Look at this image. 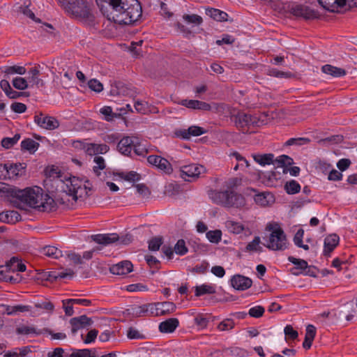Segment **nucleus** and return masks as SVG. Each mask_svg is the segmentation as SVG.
I'll return each mask as SVG.
<instances>
[{
	"mask_svg": "<svg viewBox=\"0 0 357 357\" xmlns=\"http://www.w3.org/2000/svg\"><path fill=\"white\" fill-rule=\"evenodd\" d=\"M240 183L241 179L236 177L230 178L224 182L222 190H209L208 196L217 205L225 208H241L246 204L245 199L234 190Z\"/></svg>",
	"mask_w": 357,
	"mask_h": 357,
	"instance_id": "f257e3e1",
	"label": "nucleus"
},
{
	"mask_svg": "<svg viewBox=\"0 0 357 357\" xmlns=\"http://www.w3.org/2000/svg\"><path fill=\"white\" fill-rule=\"evenodd\" d=\"M112 10L116 13L114 20L119 24H131L142 16V9L138 0H112Z\"/></svg>",
	"mask_w": 357,
	"mask_h": 357,
	"instance_id": "f03ea898",
	"label": "nucleus"
},
{
	"mask_svg": "<svg viewBox=\"0 0 357 357\" xmlns=\"http://www.w3.org/2000/svg\"><path fill=\"white\" fill-rule=\"evenodd\" d=\"M4 194L8 197L16 198L22 203L26 205L40 209V204H42L41 199L43 198V189L36 186L33 188H27L24 190L18 189L15 187L10 185H4L1 189Z\"/></svg>",
	"mask_w": 357,
	"mask_h": 357,
	"instance_id": "7ed1b4c3",
	"label": "nucleus"
},
{
	"mask_svg": "<svg viewBox=\"0 0 357 357\" xmlns=\"http://www.w3.org/2000/svg\"><path fill=\"white\" fill-rule=\"evenodd\" d=\"M266 229L271 231L266 248L272 250H284L287 248L286 235L278 224H269Z\"/></svg>",
	"mask_w": 357,
	"mask_h": 357,
	"instance_id": "20e7f679",
	"label": "nucleus"
},
{
	"mask_svg": "<svg viewBox=\"0 0 357 357\" xmlns=\"http://www.w3.org/2000/svg\"><path fill=\"white\" fill-rule=\"evenodd\" d=\"M266 115L257 116L248 114L243 112H238L234 116V122L236 127L243 133L248 132L250 126L259 127L264 125L265 120L261 117H266Z\"/></svg>",
	"mask_w": 357,
	"mask_h": 357,
	"instance_id": "39448f33",
	"label": "nucleus"
},
{
	"mask_svg": "<svg viewBox=\"0 0 357 357\" xmlns=\"http://www.w3.org/2000/svg\"><path fill=\"white\" fill-rule=\"evenodd\" d=\"M69 13L75 17L89 18L90 10L87 2L84 0H57Z\"/></svg>",
	"mask_w": 357,
	"mask_h": 357,
	"instance_id": "423d86ee",
	"label": "nucleus"
},
{
	"mask_svg": "<svg viewBox=\"0 0 357 357\" xmlns=\"http://www.w3.org/2000/svg\"><path fill=\"white\" fill-rule=\"evenodd\" d=\"M63 192L66 196H70L77 201L78 197L87 195L86 187H83V182L77 177L70 178L66 183H63Z\"/></svg>",
	"mask_w": 357,
	"mask_h": 357,
	"instance_id": "0eeeda50",
	"label": "nucleus"
},
{
	"mask_svg": "<svg viewBox=\"0 0 357 357\" xmlns=\"http://www.w3.org/2000/svg\"><path fill=\"white\" fill-rule=\"evenodd\" d=\"M91 238L96 243L103 245H107L115 242H119V244L122 245H128L132 241V236L131 234L119 236L115 233L96 234L91 236Z\"/></svg>",
	"mask_w": 357,
	"mask_h": 357,
	"instance_id": "6e6552de",
	"label": "nucleus"
},
{
	"mask_svg": "<svg viewBox=\"0 0 357 357\" xmlns=\"http://www.w3.org/2000/svg\"><path fill=\"white\" fill-rule=\"evenodd\" d=\"M25 163L0 164V180L13 179L24 173Z\"/></svg>",
	"mask_w": 357,
	"mask_h": 357,
	"instance_id": "1a4fd4ad",
	"label": "nucleus"
},
{
	"mask_svg": "<svg viewBox=\"0 0 357 357\" xmlns=\"http://www.w3.org/2000/svg\"><path fill=\"white\" fill-rule=\"evenodd\" d=\"M180 176L186 181H192V179L198 178L202 172H205V167L197 164H191L183 166L181 168Z\"/></svg>",
	"mask_w": 357,
	"mask_h": 357,
	"instance_id": "9d476101",
	"label": "nucleus"
},
{
	"mask_svg": "<svg viewBox=\"0 0 357 357\" xmlns=\"http://www.w3.org/2000/svg\"><path fill=\"white\" fill-rule=\"evenodd\" d=\"M319 4L326 10L335 12L348 5L349 7H357V0H318Z\"/></svg>",
	"mask_w": 357,
	"mask_h": 357,
	"instance_id": "9b49d317",
	"label": "nucleus"
},
{
	"mask_svg": "<svg viewBox=\"0 0 357 357\" xmlns=\"http://www.w3.org/2000/svg\"><path fill=\"white\" fill-rule=\"evenodd\" d=\"M110 93L113 96H123L133 97L137 94L135 88L130 84L121 81L115 82L112 85Z\"/></svg>",
	"mask_w": 357,
	"mask_h": 357,
	"instance_id": "f8f14e48",
	"label": "nucleus"
},
{
	"mask_svg": "<svg viewBox=\"0 0 357 357\" xmlns=\"http://www.w3.org/2000/svg\"><path fill=\"white\" fill-rule=\"evenodd\" d=\"M291 13L296 17H301L305 20H314L319 18L320 16L317 10L302 4L293 6L291 8Z\"/></svg>",
	"mask_w": 357,
	"mask_h": 357,
	"instance_id": "ddd939ff",
	"label": "nucleus"
},
{
	"mask_svg": "<svg viewBox=\"0 0 357 357\" xmlns=\"http://www.w3.org/2000/svg\"><path fill=\"white\" fill-rule=\"evenodd\" d=\"M147 161L149 164L155 166L167 174H170L173 172L171 163L167 159L160 155H151L147 158Z\"/></svg>",
	"mask_w": 357,
	"mask_h": 357,
	"instance_id": "4468645a",
	"label": "nucleus"
},
{
	"mask_svg": "<svg viewBox=\"0 0 357 357\" xmlns=\"http://www.w3.org/2000/svg\"><path fill=\"white\" fill-rule=\"evenodd\" d=\"M34 121L40 127L50 130H54L59 126V122L56 118L50 116H43L42 113L34 116Z\"/></svg>",
	"mask_w": 357,
	"mask_h": 357,
	"instance_id": "2eb2a0df",
	"label": "nucleus"
},
{
	"mask_svg": "<svg viewBox=\"0 0 357 357\" xmlns=\"http://www.w3.org/2000/svg\"><path fill=\"white\" fill-rule=\"evenodd\" d=\"M93 324V320L86 315H81L70 319V324L72 326L71 332L73 335L80 329L88 328Z\"/></svg>",
	"mask_w": 357,
	"mask_h": 357,
	"instance_id": "dca6fc26",
	"label": "nucleus"
},
{
	"mask_svg": "<svg viewBox=\"0 0 357 357\" xmlns=\"http://www.w3.org/2000/svg\"><path fill=\"white\" fill-rule=\"evenodd\" d=\"M137 137L134 136H126L123 137L117 144L118 151L124 155H130Z\"/></svg>",
	"mask_w": 357,
	"mask_h": 357,
	"instance_id": "f3484780",
	"label": "nucleus"
},
{
	"mask_svg": "<svg viewBox=\"0 0 357 357\" xmlns=\"http://www.w3.org/2000/svg\"><path fill=\"white\" fill-rule=\"evenodd\" d=\"M230 282L232 287L238 291L246 290L252 284V281L250 278L239 274L232 276Z\"/></svg>",
	"mask_w": 357,
	"mask_h": 357,
	"instance_id": "a211bd4d",
	"label": "nucleus"
},
{
	"mask_svg": "<svg viewBox=\"0 0 357 357\" xmlns=\"http://www.w3.org/2000/svg\"><path fill=\"white\" fill-rule=\"evenodd\" d=\"M132 264L129 261H123L109 268L110 272L114 275H127L132 271Z\"/></svg>",
	"mask_w": 357,
	"mask_h": 357,
	"instance_id": "6ab92c4d",
	"label": "nucleus"
},
{
	"mask_svg": "<svg viewBox=\"0 0 357 357\" xmlns=\"http://www.w3.org/2000/svg\"><path fill=\"white\" fill-rule=\"evenodd\" d=\"M180 104L190 109H199L203 111H210L211 106L206 102L197 100H182Z\"/></svg>",
	"mask_w": 357,
	"mask_h": 357,
	"instance_id": "aec40b11",
	"label": "nucleus"
},
{
	"mask_svg": "<svg viewBox=\"0 0 357 357\" xmlns=\"http://www.w3.org/2000/svg\"><path fill=\"white\" fill-rule=\"evenodd\" d=\"M288 260L295 265V266L291 269V273L293 275H298L299 274L303 273L308 268L307 262L304 259H297L292 256H289L288 257Z\"/></svg>",
	"mask_w": 357,
	"mask_h": 357,
	"instance_id": "412c9836",
	"label": "nucleus"
},
{
	"mask_svg": "<svg viewBox=\"0 0 357 357\" xmlns=\"http://www.w3.org/2000/svg\"><path fill=\"white\" fill-rule=\"evenodd\" d=\"M339 241L340 238L335 234H330L326 236L324 239V255L325 256H329L331 252H332L338 245Z\"/></svg>",
	"mask_w": 357,
	"mask_h": 357,
	"instance_id": "4be33fe9",
	"label": "nucleus"
},
{
	"mask_svg": "<svg viewBox=\"0 0 357 357\" xmlns=\"http://www.w3.org/2000/svg\"><path fill=\"white\" fill-rule=\"evenodd\" d=\"M179 321L177 318H169L159 324V331L164 333H173L178 326Z\"/></svg>",
	"mask_w": 357,
	"mask_h": 357,
	"instance_id": "5701e85b",
	"label": "nucleus"
},
{
	"mask_svg": "<svg viewBox=\"0 0 357 357\" xmlns=\"http://www.w3.org/2000/svg\"><path fill=\"white\" fill-rule=\"evenodd\" d=\"M39 76L40 70L38 68H31L29 70L28 83H31V86H36L37 88L43 87L45 82Z\"/></svg>",
	"mask_w": 357,
	"mask_h": 357,
	"instance_id": "b1692460",
	"label": "nucleus"
},
{
	"mask_svg": "<svg viewBox=\"0 0 357 357\" xmlns=\"http://www.w3.org/2000/svg\"><path fill=\"white\" fill-rule=\"evenodd\" d=\"M42 204H40V211H50L56 208V197L52 198L49 195L43 193V198L41 199Z\"/></svg>",
	"mask_w": 357,
	"mask_h": 357,
	"instance_id": "393cba45",
	"label": "nucleus"
},
{
	"mask_svg": "<svg viewBox=\"0 0 357 357\" xmlns=\"http://www.w3.org/2000/svg\"><path fill=\"white\" fill-rule=\"evenodd\" d=\"M21 220V215L16 211H8L0 213V221L8 224H15Z\"/></svg>",
	"mask_w": 357,
	"mask_h": 357,
	"instance_id": "a878e982",
	"label": "nucleus"
},
{
	"mask_svg": "<svg viewBox=\"0 0 357 357\" xmlns=\"http://www.w3.org/2000/svg\"><path fill=\"white\" fill-rule=\"evenodd\" d=\"M6 269L10 272H23L26 270V265L16 257H13L6 264Z\"/></svg>",
	"mask_w": 357,
	"mask_h": 357,
	"instance_id": "bb28decb",
	"label": "nucleus"
},
{
	"mask_svg": "<svg viewBox=\"0 0 357 357\" xmlns=\"http://www.w3.org/2000/svg\"><path fill=\"white\" fill-rule=\"evenodd\" d=\"M321 71L327 75H330L334 77H341L347 74L344 69L337 68L330 64H326L322 66Z\"/></svg>",
	"mask_w": 357,
	"mask_h": 357,
	"instance_id": "cd10ccee",
	"label": "nucleus"
},
{
	"mask_svg": "<svg viewBox=\"0 0 357 357\" xmlns=\"http://www.w3.org/2000/svg\"><path fill=\"white\" fill-rule=\"evenodd\" d=\"M109 150L107 144L89 143L86 153L89 155L106 153Z\"/></svg>",
	"mask_w": 357,
	"mask_h": 357,
	"instance_id": "c85d7f7f",
	"label": "nucleus"
},
{
	"mask_svg": "<svg viewBox=\"0 0 357 357\" xmlns=\"http://www.w3.org/2000/svg\"><path fill=\"white\" fill-rule=\"evenodd\" d=\"M40 144L38 142L31 138H26L21 142V150L28 151L30 153H34L38 149Z\"/></svg>",
	"mask_w": 357,
	"mask_h": 357,
	"instance_id": "c756f323",
	"label": "nucleus"
},
{
	"mask_svg": "<svg viewBox=\"0 0 357 357\" xmlns=\"http://www.w3.org/2000/svg\"><path fill=\"white\" fill-rule=\"evenodd\" d=\"M206 14L218 22L227 21V17L228 16L227 13L213 8H206Z\"/></svg>",
	"mask_w": 357,
	"mask_h": 357,
	"instance_id": "7c9ffc66",
	"label": "nucleus"
},
{
	"mask_svg": "<svg viewBox=\"0 0 357 357\" xmlns=\"http://www.w3.org/2000/svg\"><path fill=\"white\" fill-rule=\"evenodd\" d=\"M254 160L261 166L271 165L274 162V155L273 153L265 154H252Z\"/></svg>",
	"mask_w": 357,
	"mask_h": 357,
	"instance_id": "2f4dec72",
	"label": "nucleus"
},
{
	"mask_svg": "<svg viewBox=\"0 0 357 357\" xmlns=\"http://www.w3.org/2000/svg\"><path fill=\"white\" fill-rule=\"evenodd\" d=\"M160 316L172 313L176 310V305L172 302L158 303Z\"/></svg>",
	"mask_w": 357,
	"mask_h": 357,
	"instance_id": "473e14b6",
	"label": "nucleus"
},
{
	"mask_svg": "<svg viewBox=\"0 0 357 357\" xmlns=\"http://www.w3.org/2000/svg\"><path fill=\"white\" fill-rule=\"evenodd\" d=\"M42 252L44 255L53 259H59L63 256L62 251L56 247L47 245L43 248Z\"/></svg>",
	"mask_w": 357,
	"mask_h": 357,
	"instance_id": "72a5a7b5",
	"label": "nucleus"
},
{
	"mask_svg": "<svg viewBox=\"0 0 357 357\" xmlns=\"http://www.w3.org/2000/svg\"><path fill=\"white\" fill-rule=\"evenodd\" d=\"M16 333L18 335H29V334H35L36 335H39L43 334V329L37 330L33 326H29L22 325L16 328Z\"/></svg>",
	"mask_w": 357,
	"mask_h": 357,
	"instance_id": "f704fd0d",
	"label": "nucleus"
},
{
	"mask_svg": "<svg viewBox=\"0 0 357 357\" xmlns=\"http://www.w3.org/2000/svg\"><path fill=\"white\" fill-rule=\"evenodd\" d=\"M275 162L278 167H283L284 173H286L287 172L288 167L294 163L293 159L287 155H282L279 156Z\"/></svg>",
	"mask_w": 357,
	"mask_h": 357,
	"instance_id": "c9c22d12",
	"label": "nucleus"
},
{
	"mask_svg": "<svg viewBox=\"0 0 357 357\" xmlns=\"http://www.w3.org/2000/svg\"><path fill=\"white\" fill-rule=\"evenodd\" d=\"M72 353L70 357H96V349L91 350L89 349H72Z\"/></svg>",
	"mask_w": 357,
	"mask_h": 357,
	"instance_id": "e433bc0d",
	"label": "nucleus"
},
{
	"mask_svg": "<svg viewBox=\"0 0 357 357\" xmlns=\"http://www.w3.org/2000/svg\"><path fill=\"white\" fill-rule=\"evenodd\" d=\"M75 274V272L71 269H66L65 271H62L58 273L55 272H51L48 273L47 280L49 281L56 280L58 278H65L67 277L72 278Z\"/></svg>",
	"mask_w": 357,
	"mask_h": 357,
	"instance_id": "4c0bfd02",
	"label": "nucleus"
},
{
	"mask_svg": "<svg viewBox=\"0 0 357 357\" xmlns=\"http://www.w3.org/2000/svg\"><path fill=\"white\" fill-rule=\"evenodd\" d=\"M215 293V288L211 284H202L195 287V296H201L204 294H213Z\"/></svg>",
	"mask_w": 357,
	"mask_h": 357,
	"instance_id": "58836bf2",
	"label": "nucleus"
},
{
	"mask_svg": "<svg viewBox=\"0 0 357 357\" xmlns=\"http://www.w3.org/2000/svg\"><path fill=\"white\" fill-rule=\"evenodd\" d=\"M284 188L287 194L294 195L300 192L301 187L296 181L291 180L286 182Z\"/></svg>",
	"mask_w": 357,
	"mask_h": 357,
	"instance_id": "ea45409f",
	"label": "nucleus"
},
{
	"mask_svg": "<svg viewBox=\"0 0 357 357\" xmlns=\"http://www.w3.org/2000/svg\"><path fill=\"white\" fill-rule=\"evenodd\" d=\"M3 72L7 76L14 74L24 75L26 69L24 66L15 65L13 66H6Z\"/></svg>",
	"mask_w": 357,
	"mask_h": 357,
	"instance_id": "a19ab883",
	"label": "nucleus"
},
{
	"mask_svg": "<svg viewBox=\"0 0 357 357\" xmlns=\"http://www.w3.org/2000/svg\"><path fill=\"white\" fill-rule=\"evenodd\" d=\"M304 236V230L303 229H299L294 236V244L298 247L304 249L305 250H309V246L306 244L303 243V238Z\"/></svg>",
	"mask_w": 357,
	"mask_h": 357,
	"instance_id": "79ce46f5",
	"label": "nucleus"
},
{
	"mask_svg": "<svg viewBox=\"0 0 357 357\" xmlns=\"http://www.w3.org/2000/svg\"><path fill=\"white\" fill-rule=\"evenodd\" d=\"M12 84L17 90L24 91L29 87L28 80L22 77H16L13 79Z\"/></svg>",
	"mask_w": 357,
	"mask_h": 357,
	"instance_id": "37998d69",
	"label": "nucleus"
},
{
	"mask_svg": "<svg viewBox=\"0 0 357 357\" xmlns=\"http://www.w3.org/2000/svg\"><path fill=\"white\" fill-rule=\"evenodd\" d=\"M260 243V238L255 236L254 239L246 245L245 250L248 252H262L263 249L259 245Z\"/></svg>",
	"mask_w": 357,
	"mask_h": 357,
	"instance_id": "c03bdc74",
	"label": "nucleus"
},
{
	"mask_svg": "<svg viewBox=\"0 0 357 357\" xmlns=\"http://www.w3.org/2000/svg\"><path fill=\"white\" fill-rule=\"evenodd\" d=\"M100 112L105 116L104 119L107 121H112L114 118L119 117L120 114L113 112L109 106H105L100 109Z\"/></svg>",
	"mask_w": 357,
	"mask_h": 357,
	"instance_id": "a18cd8bd",
	"label": "nucleus"
},
{
	"mask_svg": "<svg viewBox=\"0 0 357 357\" xmlns=\"http://www.w3.org/2000/svg\"><path fill=\"white\" fill-rule=\"evenodd\" d=\"M20 134H15L13 137H5L1 140V146L5 149H10L20 139Z\"/></svg>",
	"mask_w": 357,
	"mask_h": 357,
	"instance_id": "49530a36",
	"label": "nucleus"
},
{
	"mask_svg": "<svg viewBox=\"0 0 357 357\" xmlns=\"http://www.w3.org/2000/svg\"><path fill=\"white\" fill-rule=\"evenodd\" d=\"M128 314H132L135 317H141L147 313V309L144 307V305L141 306H131L127 310Z\"/></svg>",
	"mask_w": 357,
	"mask_h": 357,
	"instance_id": "de8ad7c7",
	"label": "nucleus"
},
{
	"mask_svg": "<svg viewBox=\"0 0 357 357\" xmlns=\"http://www.w3.org/2000/svg\"><path fill=\"white\" fill-rule=\"evenodd\" d=\"M310 139L307 137L290 138L285 142L286 146H301L309 144Z\"/></svg>",
	"mask_w": 357,
	"mask_h": 357,
	"instance_id": "09e8293b",
	"label": "nucleus"
},
{
	"mask_svg": "<svg viewBox=\"0 0 357 357\" xmlns=\"http://www.w3.org/2000/svg\"><path fill=\"white\" fill-rule=\"evenodd\" d=\"M183 18L186 22H188L189 24H196V25H199L203 22L202 17L196 14H192V15L185 14L183 16Z\"/></svg>",
	"mask_w": 357,
	"mask_h": 357,
	"instance_id": "8fccbe9b",
	"label": "nucleus"
},
{
	"mask_svg": "<svg viewBox=\"0 0 357 357\" xmlns=\"http://www.w3.org/2000/svg\"><path fill=\"white\" fill-rule=\"evenodd\" d=\"M162 236H156L151 238L149 241V249L151 251H158L159 250L160 246L162 244Z\"/></svg>",
	"mask_w": 357,
	"mask_h": 357,
	"instance_id": "3c124183",
	"label": "nucleus"
},
{
	"mask_svg": "<svg viewBox=\"0 0 357 357\" xmlns=\"http://www.w3.org/2000/svg\"><path fill=\"white\" fill-rule=\"evenodd\" d=\"M272 197V196L269 193H259L255 196V202L261 206H266L268 205L269 200L268 197Z\"/></svg>",
	"mask_w": 357,
	"mask_h": 357,
	"instance_id": "603ef678",
	"label": "nucleus"
},
{
	"mask_svg": "<svg viewBox=\"0 0 357 357\" xmlns=\"http://www.w3.org/2000/svg\"><path fill=\"white\" fill-rule=\"evenodd\" d=\"M222 232L220 230L209 231L206 233L208 241L213 243H218L221 240Z\"/></svg>",
	"mask_w": 357,
	"mask_h": 357,
	"instance_id": "864d4df0",
	"label": "nucleus"
},
{
	"mask_svg": "<svg viewBox=\"0 0 357 357\" xmlns=\"http://www.w3.org/2000/svg\"><path fill=\"white\" fill-rule=\"evenodd\" d=\"M174 250L177 255H184L188 252V248L183 239H180L174 245Z\"/></svg>",
	"mask_w": 357,
	"mask_h": 357,
	"instance_id": "5fc2aeb1",
	"label": "nucleus"
},
{
	"mask_svg": "<svg viewBox=\"0 0 357 357\" xmlns=\"http://www.w3.org/2000/svg\"><path fill=\"white\" fill-rule=\"evenodd\" d=\"M268 75L278 78H291L294 75L290 72H283L275 68H272L268 71Z\"/></svg>",
	"mask_w": 357,
	"mask_h": 357,
	"instance_id": "6e6d98bb",
	"label": "nucleus"
},
{
	"mask_svg": "<svg viewBox=\"0 0 357 357\" xmlns=\"http://www.w3.org/2000/svg\"><path fill=\"white\" fill-rule=\"evenodd\" d=\"M235 323L231 319H226L221 321L218 328L221 331H229L234 327Z\"/></svg>",
	"mask_w": 357,
	"mask_h": 357,
	"instance_id": "4d7b16f0",
	"label": "nucleus"
},
{
	"mask_svg": "<svg viewBox=\"0 0 357 357\" xmlns=\"http://www.w3.org/2000/svg\"><path fill=\"white\" fill-rule=\"evenodd\" d=\"M98 335V331L96 329H92L88 332L85 337H84L83 335H82L81 337L85 344H90L96 340Z\"/></svg>",
	"mask_w": 357,
	"mask_h": 357,
	"instance_id": "13d9d810",
	"label": "nucleus"
},
{
	"mask_svg": "<svg viewBox=\"0 0 357 357\" xmlns=\"http://www.w3.org/2000/svg\"><path fill=\"white\" fill-rule=\"evenodd\" d=\"M29 311V307L26 305H18L15 306H7L6 312L8 314H13L17 312H24Z\"/></svg>",
	"mask_w": 357,
	"mask_h": 357,
	"instance_id": "bf43d9fd",
	"label": "nucleus"
},
{
	"mask_svg": "<svg viewBox=\"0 0 357 357\" xmlns=\"http://www.w3.org/2000/svg\"><path fill=\"white\" fill-rule=\"evenodd\" d=\"M228 228L234 234H240L241 233L244 227L242 224L239 222H236L234 221H228L227 222Z\"/></svg>",
	"mask_w": 357,
	"mask_h": 357,
	"instance_id": "052dcab7",
	"label": "nucleus"
},
{
	"mask_svg": "<svg viewBox=\"0 0 357 357\" xmlns=\"http://www.w3.org/2000/svg\"><path fill=\"white\" fill-rule=\"evenodd\" d=\"M94 162L97 166L93 167V172L97 176L100 175L99 170L104 169L105 168V160L102 156H96L94 158Z\"/></svg>",
	"mask_w": 357,
	"mask_h": 357,
	"instance_id": "680f3d73",
	"label": "nucleus"
},
{
	"mask_svg": "<svg viewBox=\"0 0 357 357\" xmlns=\"http://www.w3.org/2000/svg\"><path fill=\"white\" fill-rule=\"evenodd\" d=\"M206 132V130L202 127L197 126H192L188 128L189 139L191 136L197 137L202 135Z\"/></svg>",
	"mask_w": 357,
	"mask_h": 357,
	"instance_id": "e2e57ef3",
	"label": "nucleus"
},
{
	"mask_svg": "<svg viewBox=\"0 0 357 357\" xmlns=\"http://www.w3.org/2000/svg\"><path fill=\"white\" fill-rule=\"evenodd\" d=\"M127 337L130 340H144L145 336L134 328H129L127 332Z\"/></svg>",
	"mask_w": 357,
	"mask_h": 357,
	"instance_id": "0e129e2a",
	"label": "nucleus"
},
{
	"mask_svg": "<svg viewBox=\"0 0 357 357\" xmlns=\"http://www.w3.org/2000/svg\"><path fill=\"white\" fill-rule=\"evenodd\" d=\"M121 178L128 181H138L141 179V175L136 172L131 171L127 174H121Z\"/></svg>",
	"mask_w": 357,
	"mask_h": 357,
	"instance_id": "69168bd1",
	"label": "nucleus"
},
{
	"mask_svg": "<svg viewBox=\"0 0 357 357\" xmlns=\"http://www.w3.org/2000/svg\"><path fill=\"white\" fill-rule=\"evenodd\" d=\"M89 87L96 92H100L103 89V86L100 82L96 79H92L88 82Z\"/></svg>",
	"mask_w": 357,
	"mask_h": 357,
	"instance_id": "338daca9",
	"label": "nucleus"
},
{
	"mask_svg": "<svg viewBox=\"0 0 357 357\" xmlns=\"http://www.w3.org/2000/svg\"><path fill=\"white\" fill-rule=\"evenodd\" d=\"M264 313V308L261 306H255L249 310L248 314L250 317L259 318Z\"/></svg>",
	"mask_w": 357,
	"mask_h": 357,
	"instance_id": "774afa93",
	"label": "nucleus"
}]
</instances>
